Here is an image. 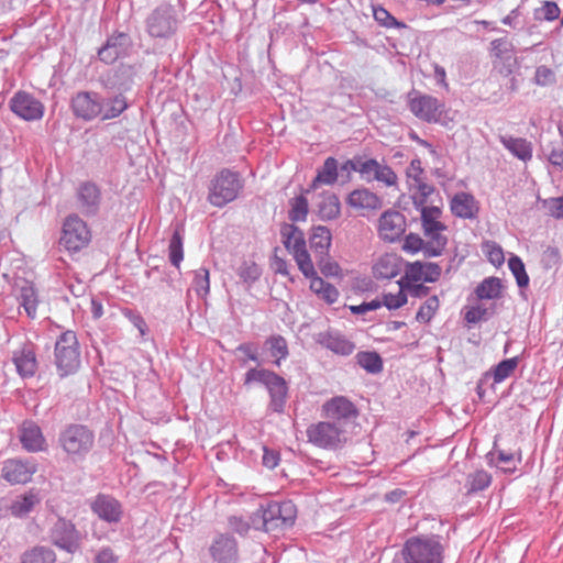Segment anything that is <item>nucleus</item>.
I'll return each instance as SVG.
<instances>
[{
    "label": "nucleus",
    "mask_w": 563,
    "mask_h": 563,
    "mask_svg": "<svg viewBox=\"0 0 563 563\" xmlns=\"http://www.w3.org/2000/svg\"><path fill=\"white\" fill-rule=\"evenodd\" d=\"M181 23L176 7L166 2L151 10L144 20L145 32L156 44L172 41Z\"/></svg>",
    "instance_id": "obj_1"
},
{
    "label": "nucleus",
    "mask_w": 563,
    "mask_h": 563,
    "mask_svg": "<svg viewBox=\"0 0 563 563\" xmlns=\"http://www.w3.org/2000/svg\"><path fill=\"white\" fill-rule=\"evenodd\" d=\"M445 548L439 534L408 538L399 552L402 563H443Z\"/></svg>",
    "instance_id": "obj_2"
},
{
    "label": "nucleus",
    "mask_w": 563,
    "mask_h": 563,
    "mask_svg": "<svg viewBox=\"0 0 563 563\" xmlns=\"http://www.w3.org/2000/svg\"><path fill=\"white\" fill-rule=\"evenodd\" d=\"M58 446L73 462L84 461L95 445L93 431L81 423H68L58 433Z\"/></svg>",
    "instance_id": "obj_3"
},
{
    "label": "nucleus",
    "mask_w": 563,
    "mask_h": 563,
    "mask_svg": "<svg viewBox=\"0 0 563 563\" xmlns=\"http://www.w3.org/2000/svg\"><path fill=\"white\" fill-rule=\"evenodd\" d=\"M263 384L269 395L268 409L276 413L285 411L288 399V384L284 377L266 368H250L244 375V385Z\"/></svg>",
    "instance_id": "obj_4"
},
{
    "label": "nucleus",
    "mask_w": 563,
    "mask_h": 563,
    "mask_svg": "<svg viewBox=\"0 0 563 563\" xmlns=\"http://www.w3.org/2000/svg\"><path fill=\"white\" fill-rule=\"evenodd\" d=\"M244 187L240 173L223 168L210 180L207 200L217 208L234 201Z\"/></svg>",
    "instance_id": "obj_5"
},
{
    "label": "nucleus",
    "mask_w": 563,
    "mask_h": 563,
    "mask_svg": "<svg viewBox=\"0 0 563 563\" xmlns=\"http://www.w3.org/2000/svg\"><path fill=\"white\" fill-rule=\"evenodd\" d=\"M306 433L308 441L314 446L330 451L342 449L352 439L351 430H345L329 419L310 424Z\"/></svg>",
    "instance_id": "obj_6"
},
{
    "label": "nucleus",
    "mask_w": 563,
    "mask_h": 563,
    "mask_svg": "<svg viewBox=\"0 0 563 563\" xmlns=\"http://www.w3.org/2000/svg\"><path fill=\"white\" fill-rule=\"evenodd\" d=\"M54 357L58 375L62 378L75 374L79 369L80 351L77 334L74 331H64L57 338Z\"/></svg>",
    "instance_id": "obj_7"
},
{
    "label": "nucleus",
    "mask_w": 563,
    "mask_h": 563,
    "mask_svg": "<svg viewBox=\"0 0 563 563\" xmlns=\"http://www.w3.org/2000/svg\"><path fill=\"white\" fill-rule=\"evenodd\" d=\"M48 538L57 549L73 555L81 551L86 534L71 520L58 516L49 528Z\"/></svg>",
    "instance_id": "obj_8"
},
{
    "label": "nucleus",
    "mask_w": 563,
    "mask_h": 563,
    "mask_svg": "<svg viewBox=\"0 0 563 563\" xmlns=\"http://www.w3.org/2000/svg\"><path fill=\"white\" fill-rule=\"evenodd\" d=\"M323 416L345 430L355 427L360 415L356 405L345 396H335L322 405Z\"/></svg>",
    "instance_id": "obj_9"
},
{
    "label": "nucleus",
    "mask_w": 563,
    "mask_h": 563,
    "mask_svg": "<svg viewBox=\"0 0 563 563\" xmlns=\"http://www.w3.org/2000/svg\"><path fill=\"white\" fill-rule=\"evenodd\" d=\"M407 99L408 108L415 117L429 123L440 121L445 106L438 98L413 89Z\"/></svg>",
    "instance_id": "obj_10"
},
{
    "label": "nucleus",
    "mask_w": 563,
    "mask_h": 563,
    "mask_svg": "<svg viewBox=\"0 0 563 563\" xmlns=\"http://www.w3.org/2000/svg\"><path fill=\"white\" fill-rule=\"evenodd\" d=\"M269 533H279L290 528L296 519V506L290 500L262 504Z\"/></svg>",
    "instance_id": "obj_11"
},
{
    "label": "nucleus",
    "mask_w": 563,
    "mask_h": 563,
    "mask_svg": "<svg viewBox=\"0 0 563 563\" xmlns=\"http://www.w3.org/2000/svg\"><path fill=\"white\" fill-rule=\"evenodd\" d=\"M90 241V231L77 214L68 216L63 224L59 244L69 252H78Z\"/></svg>",
    "instance_id": "obj_12"
},
{
    "label": "nucleus",
    "mask_w": 563,
    "mask_h": 563,
    "mask_svg": "<svg viewBox=\"0 0 563 563\" xmlns=\"http://www.w3.org/2000/svg\"><path fill=\"white\" fill-rule=\"evenodd\" d=\"M133 47V41L129 33L123 31H114L109 35L104 44L98 49V58L100 62L111 65L120 58L130 55Z\"/></svg>",
    "instance_id": "obj_13"
},
{
    "label": "nucleus",
    "mask_w": 563,
    "mask_h": 563,
    "mask_svg": "<svg viewBox=\"0 0 563 563\" xmlns=\"http://www.w3.org/2000/svg\"><path fill=\"white\" fill-rule=\"evenodd\" d=\"M358 174L367 183L378 181L387 187L396 186L398 181L396 173L384 161L379 162L366 155H361Z\"/></svg>",
    "instance_id": "obj_14"
},
{
    "label": "nucleus",
    "mask_w": 563,
    "mask_h": 563,
    "mask_svg": "<svg viewBox=\"0 0 563 563\" xmlns=\"http://www.w3.org/2000/svg\"><path fill=\"white\" fill-rule=\"evenodd\" d=\"M101 95L93 90L76 92L70 99V109L77 119L86 122L100 119Z\"/></svg>",
    "instance_id": "obj_15"
},
{
    "label": "nucleus",
    "mask_w": 563,
    "mask_h": 563,
    "mask_svg": "<svg viewBox=\"0 0 563 563\" xmlns=\"http://www.w3.org/2000/svg\"><path fill=\"white\" fill-rule=\"evenodd\" d=\"M89 506L92 514L109 526L119 525L124 515L122 503L109 494L99 493Z\"/></svg>",
    "instance_id": "obj_16"
},
{
    "label": "nucleus",
    "mask_w": 563,
    "mask_h": 563,
    "mask_svg": "<svg viewBox=\"0 0 563 563\" xmlns=\"http://www.w3.org/2000/svg\"><path fill=\"white\" fill-rule=\"evenodd\" d=\"M209 554L214 563H239L236 539L227 532L216 533L209 545Z\"/></svg>",
    "instance_id": "obj_17"
},
{
    "label": "nucleus",
    "mask_w": 563,
    "mask_h": 563,
    "mask_svg": "<svg viewBox=\"0 0 563 563\" xmlns=\"http://www.w3.org/2000/svg\"><path fill=\"white\" fill-rule=\"evenodd\" d=\"M10 109L25 121L41 120L44 115V104L33 95L18 91L10 100Z\"/></svg>",
    "instance_id": "obj_18"
},
{
    "label": "nucleus",
    "mask_w": 563,
    "mask_h": 563,
    "mask_svg": "<svg viewBox=\"0 0 563 563\" xmlns=\"http://www.w3.org/2000/svg\"><path fill=\"white\" fill-rule=\"evenodd\" d=\"M36 472L34 463L20 459L7 460L2 464L1 476L10 484H25Z\"/></svg>",
    "instance_id": "obj_19"
},
{
    "label": "nucleus",
    "mask_w": 563,
    "mask_h": 563,
    "mask_svg": "<svg viewBox=\"0 0 563 563\" xmlns=\"http://www.w3.org/2000/svg\"><path fill=\"white\" fill-rule=\"evenodd\" d=\"M406 230V219L402 213L396 210H387L379 218V235L383 240L394 242L398 240Z\"/></svg>",
    "instance_id": "obj_20"
},
{
    "label": "nucleus",
    "mask_w": 563,
    "mask_h": 563,
    "mask_svg": "<svg viewBox=\"0 0 563 563\" xmlns=\"http://www.w3.org/2000/svg\"><path fill=\"white\" fill-rule=\"evenodd\" d=\"M316 342L334 354L342 356L351 355L355 350V344L338 330L318 333Z\"/></svg>",
    "instance_id": "obj_21"
},
{
    "label": "nucleus",
    "mask_w": 563,
    "mask_h": 563,
    "mask_svg": "<svg viewBox=\"0 0 563 563\" xmlns=\"http://www.w3.org/2000/svg\"><path fill=\"white\" fill-rule=\"evenodd\" d=\"M19 439L22 448L27 452H44L47 450V442L42 429L34 421H24L20 428Z\"/></svg>",
    "instance_id": "obj_22"
},
{
    "label": "nucleus",
    "mask_w": 563,
    "mask_h": 563,
    "mask_svg": "<svg viewBox=\"0 0 563 563\" xmlns=\"http://www.w3.org/2000/svg\"><path fill=\"white\" fill-rule=\"evenodd\" d=\"M441 273L442 269L437 263L417 261L406 265L405 278L410 282L434 283Z\"/></svg>",
    "instance_id": "obj_23"
},
{
    "label": "nucleus",
    "mask_w": 563,
    "mask_h": 563,
    "mask_svg": "<svg viewBox=\"0 0 563 563\" xmlns=\"http://www.w3.org/2000/svg\"><path fill=\"white\" fill-rule=\"evenodd\" d=\"M77 199L82 213L95 216L99 210L101 191L95 183L86 181L79 186Z\"/></svg>",
    "instance_id": "obj_24"
},
{
    "label": "nucleus",
    "mask_w": 563,
    "mask_h": 563,
    "mask_svg": "<svg viewBox=\"0 0 563 563\" xmlns=\"http://www.w3.org/2000/svg\"><path fill=\"white\" fill-rule=\"evenodd\" d=\"M451 212L461 219H475L478 212L477 202L468 192H457L450 203Z\"/></svg>",
    "instance_id": "obj_25"
},
{
    "label": "nucleus",
    "mask_w": 563,
    "mask_h": 563,
    "mask_svg": "<svg viewBox=\"0 0 563 563\" xmlns=\"http://www.w3.org/2000/svg\"><path fill=\"white\" fill-rule=\"evenodd\" d=\"M280 235L285 249L292 255L307 250L305 234L294 223H283Z\"/></svg>",
    "instance_id": "obj_26"
},
{
    "label": "nucleus",
    "mask_w": 563,
    "mask_h": 563,
    "mask_svg": "<svg viewBox=\"0 0 563 563\" xmlns=\"http://www.w3.org/2000/svg\"><path fill=\"white\" fill-rule=\"evenodd\" d=\"M12 361L21 377L26 378L35 375L37 361L31 346H23L21 350L14 351Z\"/></svg>",
    "instance_id": "obj_27"
},
{
    "label": "nucleus",
    "mask_w": 563,
    "mask_h": 563,
    "mask_svg": "<svg viewBox=\"0 0 563 563\" xmlns=\"http://www.w3.org/2000/svg\"><path fill=\"white\" fill-rule=\"evenodd\" d=\"M100 103V120L102 121L119 118L129 108L128 99L121 91L106 98L101 96Z\"/></svg>",
    "instance_id": "obj_28"
},
{
    "label": "nucleus",
    "mask_w": 563,
    "mask_h": 563,
    "mask_svg": "<svg viewBox=\"0 0 563 563\" xmlns=\"http://www.w3.org/2000/svg\"><path fill=\"white\" fill-rule=\"evenodd\" d=\"M346 203L355 209L375 210L382 207V199L367 188H357L349 194Z\"/></svg>",
    "instance_id": "obj_29"
},
{
    "label": "nucleus",
    "mask_w": 563,
    "mask_h": 563,
    "mask_svg": "<svg viewBox=\"0 0 563 563\" xmlns=\"http://www.w3.org/2000/svg\"><path fill=\"white\" fill-rule=\"evenodd\" d=\"M498 139L499 142L504 145V147L518 159L522 162H528L532 158V143L527 139L515 137L511 135H499Z\"/></svg>",
    "instance_id": "obj_30"
},
{
    "label": "nucleus",
    "mask_w": 563,
    "mask_h": 563,
    "mask_svg": "<svg viewBox=\"0 0 563 563\" xmlns=\"http://www.w3.org/2000/svg\"><path fill=\"white\" fill-rule=\"evenodd\" d=\"M503 280L496 276L484 278L474 289V295L478 301L497 300L503 298Z\"/></svg>",
    "instance_id": "obj_31"
},
{
    "label": "nucleus",
    "mask_w": 563,
    "mask_h": 563,
    "mask_svg": "<svg viewBox=\"0 0 563 563\" xmlns=\"http://www.w3.org/2000/svg\"><path fill=\"white\" fill-rule=\"evenodd\" d=\"M40 503V498L33 492L18 496L10 504L5 505V512H10L13 517L22 518L27 516Z\"/></svg>",
    "instance_id": "obj_32"
},
{
    "label": "nucleus",
    "mask_w": 563,
    "mask_h": 563,
    "mask_svg": "<svg viewBox=\"0 0 563 563\" xmlns=\"http://www.w3.org/2000/svg\"><path fill=\"white\" fill-rule=\"evenodd\" d=\"M309 242L314 258L328 255L332 242L331 231L323 225L316 227L312 229Z\"/></svg>",
    "instance_id": "obj_33"
},
{
    "label": "nucleus",
    "mask_w": 563,
    "mask_h": 563,
    "mask_svg": "<svg viewBox=\"0 0 563 563\" xmlns=\"http://www.w3.org/2000/svg\"><path fill=\"white\" fill-rule=\"evenodd\" d=\"M497 313V303L492 302L490 305H485L483 302H478L474 306H468L464 308V320L470 324H476L479 322H485L492 319Z\"/></svg>",
    "instance_id": "obj_34"
},
{
    "label": "nucleus",
    "mask_w": 563,
    "mask_h": 563,
    "mask_svg": "<svg viewBox=\"0 0 563 563\" xmlns=\"http://www.w3.org/2000/svg\"><path fill=\"white\" fill-rule=\"evenodd\" d=\"M416 208L420 210L423 233L446 230V225L440 221L442 210L439 207L422 206Z\"/></svg>",
    "instance_id": "obj_35"
},
{
    "label": "nucleus",
    "mask_w": 563,
    "mask_h": 563,
    "mask_svg": "<svg viewBox=\"0 0 563 563\" xmlns=\"http://www.w3.org/2000/svg\"><path fill=\"white\" fill-rule=\"evenodd\" d=\"M339 177L338 161L330 156L323 165L318 168L317 175L311 183V188L317 189L320 185H333Z\"/></svg>",
    "instance_id": "obj_36"
},
{
    "label": "nucleus",
    "mask_w": 563,
    "mask_h": 563,
    "mask_svg": "<svg viewBox=\"0 0 563 563\" xmlns=\"http://www.w3.org/2000/svg\"><path fill=\"white\" fill-rule=\"evenodd\" d=\"M400 263L395 255L386 254L378 258L373 267L377 279H391L400 273Z\"/></svg>",
    "instance_id": "obj_37"
},
{
    "label": "nucleus",
    "mask_w": 563,
    "mask_h": 563,
    "mask_svg": "<svg viewBox=\"0 0 563 563\" xmlns=\"http://www.w3.org/2000/svg\"><path fill=\"white\" fill-rule=\"evenodd\" d=\"M57 556L55 551L47 545H34L25 550L19 563H56Z\"/></svg>",
    "instance_id": "obj_38"
},
{
    "label": "nucleus",
    "mask_w": 563,
    "mask_h": 563,
    "mask_svg": "<svg viewBox=\"0 0 563 563\" xmlns=\"http://www.w3.org/2000/svg\"><path fill=\"white\" fill-rule=\"evenodd\" d=\"M265 349L268 351L271 357L274 358L273 363L280 366L282 361H285L289 355V349L286 339L280 334H273L264 342Z\"/></svg>",
    "instance_id": "obj_39"
},
{
    "label": "nucleus",
    "mask_w": 563,
    "mask_h": 563,
    "mask_svg": "<svg viewBox=\"0 0 563 563\" xmlns=\"http://www.w3.org/2000/svg\"><path fill=\"white\" fill-rule=\"evenodd\" d=\"M168 258L173 266L179 268L184 260V228L181 225H177L170 236Z\"/></svg>",
    "instance_id": "obj_40"
},
{
    "label": "nucleus",
    "mask_w": 563,
    "mask_h": 563,
    "mask_svg": "<svg viewBox=\"0 0 563 563\" xmlns=\"http://www.w3.org/2000/svg\"><path fill=\"white\" fill-rule=\"evenodd\" d=\"M20 307H23L27 317L34 319L37 310V294L34 286L25 282L21 287L18 296Z\"/></svg>",
    "instance_id": "obj_41"
},
{
    "label": "nucleus",
    "mask_w": 563,
    "mask_h": 563,
    "mask_svg": "<svg viewBox=\"0 0 563 563\" xmlns=\"http://www.w3.org/2000/svg\"><path fill=\"white\" fill-rule=\"evenodd\" d=\"M341 203L335 194L327 192L318 205V212L322 220L329 221L340 216Z\"/></svg>",
    "instance_id": "obj_42"
},
{
    "label": "nucleus",
    "mask_w": 563,
    "mask_h": 563,
    "mask_svg": "<svg viewBox=\"0 0 563 563\" xmlns=\"http://www.w3.org/2000/svg\"><path fill=\"white\" fill-rule=\"evenodd\" d=\"M492 475L485 470H476L466 477V495L471 496L490 486Z\"/></svg>",
    "instance_id": "obj_43"
},
{
    "label": "nucleus",
    "mask_w": 563,
    "mask_h": 563,
    "mask_svg": "<svg viewBox=\"0 0 563 563\" xmlns=\"http://www.w3.org/2000/svg\"><path fill=\"white\" fill-rule=\"evenodd\" d=\"M518 364V356L503 360L495 367L492 368V372L485 373L484 378L493 376L494 383L499 384L507 379L514 373Z\"/></svg>",
    "instance_id": "obj_44"
},
{
    "label": "nucleus",
    "mask_w": 563,
    "mask_h": 563,
    "mask_svg": "<svg viewBox=\"0 0 563 563\" xmlns=\"http://www.w3.org/2000/svg\"><path fill=\"white\" fill-rule=\"evenodd\" d=\"M356 361L367 373L377 374L383 371V360L377 352H358Z\"/></svg>",
    "instance_id": "obj_45"
},
{
    "label": "nucleus",
    "mask_w": 563,
    "mask_h": 563,
    "mask_svg": "<svg viewBox=\"0 0 563 563\" xmlns=\"http://www.w3.org/2000/svg\"><path fill=\"white\" fill-rule=\"evenodd\" d=\"M135 76V68L132 65L121 64L114 70L115 85L118 86V90L123 92L130 90L133 84V78Z\"/></svg>",
    "instance_id": "obj_46"
},
{
    "label": "nucleus",
    "mask_w": 563,
    "mask_h": 563,
    "mask_svg": "<svg viewBox=\"0 0 563 563\" xmlns=\"http://www.w3.org/2000/svg\"><path fill=\"white\" fill-rule=\"evenodd\" d=\"M240 279L251 287L262 275V268L254 262L244 261L238 268Z\"/></svg>",
    "instance_id": "obj_47"
},
{
    "label": "nucleus",
    "mask_w": 563,
    "mask_h": 563,
    "mask_svg": "<svg viewBox=\"0 0 563 563\" xmlns=\"http://www.w3.org/2000/svg\"><path fill=\"white\" fill-rule=\"evenodd\" d=\"M308 214V200L300 195L290 200L288 218L292 222L305 221Z\"/></svg>",
    "instance_id": "obj_48"
},
{
    "label": "nucleus",
    "mask_w": 563,
    "mask_h": 563,
    "mask_svg": "<svg viewBox=\"0 0 563 563\" xmlns=\"http://www.w3.org/2000/svg\"><path fill=\"white\" fill-rule=\"evenodd\" d=\"M508 267L512 275L515 276L517 285L520 288H525L529 285V276L526 272L525 264L519 256L512 255L508 260Z\"/></svg>",
    "instance_id": "obj_49"
},
{
    "label": "nucleus",
    "mask_w": 563,
    "mask_h": 563,
    "mask_svg": "<svg viewBox=\"0 0 563 563\" xmlns=\"http://www.w3.org/2000/svg\"><path fill=\"white\" fill-rule=\"evenodd\" d=\"M398 284L400 289L396 295L390 292L383 294V300H380V302L382 306H385L388 310L399 309L407 303L408 297L404 291L405 286L402 284V279H400Z\"/></svg>",
    "instance_id": "obj_50"
},
{
    "label": "nucleus",
    "mask_w": 563,
    "mask_h": 563,
    "mask_svg": "<svg viewBox=\"0 0 563 563\" xmlns=\"http://www.w3.org/2000/svg\"><path fill=\"white\" fill-rule=\"evenodd\" d=\"M560 140L549 144V162L560 169H563V128L559 126Z\"/></svg>",
    "instance_id": "obj_51"
},
{
    "label": "nucleus",
    "mask_w": 563,
    "mask_h": 563,
    "mask_svg": "<svg viewBox=\"0 0 563 563\" xmlns=\"http://www.w3.org/2000/svg\"><path fill=\"white\" fill-rule=\"evenodd\" d=\"M440 307V302H439V299L437 296H431L429 297L424 303L419 308L417 314H416V319L419 321V322H423V323H427L429 322L434 313L437 312V310L439 309Z\"/></svg>",
    "instance_id": "obj_52"
},
{
    "label": "nucleus",
    "mask_w": 563,
    "mask_h": 563,
    "mask_svg": "<svg viewBox=\"0 0 563 563\" xmlns=\"http://www.w3.org/2000/svg\"><path fill=\"white\" fill-rule=\"evenodd\" d=\"M192 285L199 296L208 295L210 290L209 271L205 267L195 271Z\"/></svg>",
    "instance_id": "obj_53"
},
{
    "label": "nucleus",
    "mask_w": 563,
    "mask_h": 563,
    "mask_svg": "<svg viewBox=\"0 0 563 563\" xmlns=\"http://www.w3.org/2000/svg\"><path fill=\"white\" fill-rule=\"evenodd\" d=\"M299 271L306 278H311L317 275L313 263L307 250L301 251L295 255H292Z\"/></svg>",
    "instance_id": "obj_54"
},
{
    "label": "nucleus",
    "mask_w": 563,
    "mask_h": 563,
    "mask_svg": "<svg viewBox=\"0 0 563 563\" xmlns=\"http://www.w3.org/2000/svg\"><path fill=\"white\" fill-rule=\"evenodd\" d=\"M541 265L545 271H550L554 267H558L561 263V252L556 246L549 245L542 252L541 255Z\"/></svg>",
    "instance_id": "obj_55"
},
{
    "label": "nucleus",
    "mask_w": 563,
    "mask_h": 563,
    "mask_svg": "<svg viewBox=\"0 0 563 563\" xmlns=\"http://www.w3.org/2000/svg\"><path fill=\"white\" fill-rule=\"evenodd\" d=\"M235 352L242 353L244 355L243 358H240L241 366H245L249 361H253L258 365L261 364L258 357V347L253 342L241 343L236 346Z\"/></svg>",
    "instance_id": "obj_56"
},
{
    "label": "nucleus",
    "mask_w": 563,
    "mask_h": 563,
    "mask_svg": "<svg viewBox=\"0 0 563 563\" xmlns=\"http://www.w3.org/2000/svg\"><path fill=\"white\" fill-rule=\"evenodd\" d=\"M373 16L377 23L385 27L404 26L398 22L385 8L377 5L373 7Z\"/></svg>",
    "instance_id": "obj_57"
},
{
    "label": "nucleus",
    "mask_w": 563,
    "mask_h": 563,
    "mask_svg": "<svg viewBox=\"0 0 563 563\" xmlns=\"http://www.w3.org/2000/svg\"><path fill=\"white\" fill-rule=\"evenodd\" d=\"M483 251L494 266H500L504 263V251L496 242H486L483 246Z\"/></svg>",
    "instance_id": "obj_58"
},
{
    "label": "nucleus",
    "mask_w": 563,
    "mask_h": 563,
    "mask_svg": "<svg viewBox=\"0 0 563 563\" xmlns=\"http://www.w3.org/2000/svg\"><path fill=\"white\" fill-rule=\"evenodd\" d=\"M492 54L497 58L515 51L514 44L507 37L495 38L490 42Z\"/></svg>",
    "instance_id": "obj_59"
},
{
    "label": "nucleus",
    "mask_w": 563,
    "mask_h": 563,
    "mask_svg": "<svg viewBox=\"0 0 563 563\" xmlns=\"http://www.w3.org/2000/svg\"><path fill=\"white\" fill-rule=\"evenodd\" d=\"M316 262L320 268V272L327 277H335L340 274L339 265L331 261L329 254L316 257Z\"/></svg>",
    "instance_id": "obj_60"
},
{
    "label": "nucleus",
    "mask_w": 563,
    "mask_h": 563,
    "mask_svg": "<svg viewBox=\"0 0 563 563\" xmlns=\"http://www.w3.org/2000/svg\"><path fill=\"white\" fill-rule=\"evenodd\" d=\"M413 181L419 192V196H413V205L416 207H422L426 205L427 198L434 191V187L424 183L421 178Z\"/></svg>",
    "instance_id": "obj_61"
},
{
    "label": "nucleus",
    "mask_w": 563,
    "mask_h": 563,
    "mask_svg": "<svg viewBox=\"0 0 563 563\" xmlns=\"http://www.w3.org/2000/svg\"><path fill=\"white\" fill-rule=\"evenodd\" d=\"M228 527L241 537H245L250 529L251 523L241 516H230L228 518Z\"/></svg>",
    "instance_id": "obj_62"
},
{
    "label": "nucleus",
    "mask_w": 563,
    "mask_h": 563,
    "mask_svg": "<svg viewBox=\"0 0 563 563\" xmlns=\"http://www.w3.org/2000/svg\"><path fill=\"white\" fill-rule=\"evenodd\" d=\"M543 203L551 217L563 219V196L545 199Z\"/></svg>",
    "instance_id": "obj_63"
},
{
    "label": "nucleus",
    "mask_w": 563,
    "mask_h": 563,
    "mask_svg": "<svg viewBox=\"0 0 563 563\" xmlns=\"http://www.w3.org/2000/svg\"><path fill=\"white\" fill-rule=\"evenodd\" d=\"M119 556L110 547L99 549L93 558V563H118Z\"/></svg>",
    "instance_id": "obj_64"
}]
</instances>
